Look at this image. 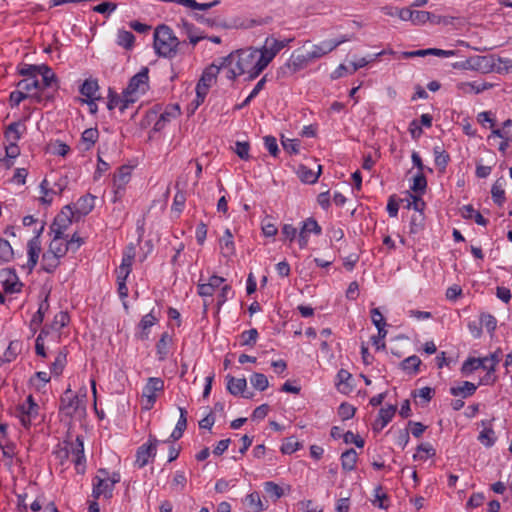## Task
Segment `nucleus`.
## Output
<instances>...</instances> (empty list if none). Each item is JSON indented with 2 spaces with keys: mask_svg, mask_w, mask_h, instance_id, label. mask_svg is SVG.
Returning a JSON list of instances; mask_svg holds the SVG:
<instances>
[{
  "mask_svg": "<svg viewBox=\"0 0 512 512\" xmlns=\"http://www.w3.org/2000/svg\"><path fill=\"white\" fill-rule=\"evenodd\" d=\"M261 56L259 49L249 48L231 53L224 58V61L236 65L242 74L248 75V80H253L266 68L259 66L262 64L260 59L263 60Z\"/></svg>",
  "mask_w": 512,
  "mask_h": 512,
  "instance_id": "1",
  "label": "nucleus"
},
{
  "mask_svg": "<svg viewBox=\"0 0 512 512\" xmlns=\"http://www.w3.org/2000/svg\"><path fill=\"white\" fill-rule=\"evenodd\" d=\"M180 42L173 30L167 25H159L154 32V48L156 53L165 58H173L177 54Z\"/></svg>",
  "mask_w": 512,
  "mask_h": 512,
  "instance_id": "2",
  "label": "nucleus"
},
{
  "mask_svg": "<svg viewBox=\"0 0 512 512\" xmlns=\"http://www.w3.org/2000/svg\"><path fill=\"white\" fill-rule=\"evenodd\" d=\"M454 69L471 70L481 73L492 72L495 68V58L493 56H472L465 60L458 61L452 64Z\"/></svg>",
  "mask_w": 512,
  "mask_h": 512,
  "instance_id": "3",
  "label": "nucleus"
},
{
  "mask_svg": "<svg viewBox=\"0 0 512 512\" xmlns=\"http://www.w3.org/2000/svg\"><path fill=\"white\" fill-rule=\"evenodd\" d=\"M220 67L212 64L207 67L196 85V106L202 104L208 94L210 87L216 82Z\"/></svg>",
  "mask_w": 512,
  "mask_h": 512,
  "instance_id": "4",
  "label": "nucleus"
},
{
  "mask_svg": "<svg viewBox=\"0 0 512 512\" xmlns=\"http://www.w3.org/2000/svg\"><path fill=\"white\" fill-rule=\"evenodd\" d=\"M311 62L307 54L296 55L293 53L290 58L277 69V79H285L291 77L295 73L303 70Z\"/></svg>",
  "mask_w": 512,
  "mask_h": 512,
  "instance_id": "5",
  "label": "nucleus"
},
{
  "mask_svg": "<svg viewBox=\"0 0 512 512\" xmlns=\"http://www.w3.org/2000/svg\"><path fill=\"white\" fill-rule=\"evenodd\" d=\"M63 445L67 448L69 455L75 465L78 474H84L86 468V457L84 454V441L81 435H78L74 441H64Z\"/></svg>",
  "mask_w": 512,
  "mask_h": 512,
  "instance_id": "6",
  "label": "nucleus"
},
{
  "mask_svg": "<svg viewBox=\"0 0 512 512\" xmlns=\"http://www.w3.org/2000/svg\"><path fill=\"white\" fill-rule=\"evenodd\" d=\"M294 39H284V40H278L274 37H267L264 45L262 46L259 51H261V57L263 60L260 59L261 65L260 67H267L268 64L274 59V57L286 46L289 45L290 42H292Z\"/></svg>",
  "mask_w": 512,
  "mask_h": 512,
  "instance_id": "7",
  "label": "nucleus"
},
{
  "mask_svg": "<svg viewBox=\"0 0 512 512\" xmlns=\"http://www.w3.org/2000/svg\"><path fill=\"white\" fill-rule=\"evenodd\" d=\"M164 391V380L159 377H150L142 390L143 409L150 410L157 400V392Z\"/></svg>",
  "mask_w": 512,
  "mask_h": 512,
  "instance_id": "8",
  "label": "nucleus"
},
{
  "mask_svg": "<svg viewBox=\"0 0 512 512\" xmlns=\"http://www.w3.org/2000/svg\"><path fill=\"white\" fill-rule=\"evenodd\" d=\"M149 69L143 67L137 74H135L130 80L127 87L124 89L126 94L130 98H136L138 100L139 94H144L148 88L149 81Z\"/></svg>",
  "mask_w": 512,
  "mask_h": 512,
  "instance_id": "9",
  "label": "nucleus"
},
{
  "mask_svg": "<svg viewBox=\"0 0 512 512\" xmlns=\"http://www.w3.org/2000/svg\"><path fill=\"white\" fill-rule=\"evenodd\" d=\"M108 471L101 468L97 471V475L92 480V496L95 499H99L103 496L105 499H110L113 496L112 484L107 482Z\"/></svg>",
  "mask_w": 512,
  "mask_h": 512,
  "instance_id": "10",
  "label": "nucleus"
},
{
  "mask_svg": "<svg viewBox=\"0 0 512 512\" xmlns=\"http://www.w3.org/2000/svg\"><path fill=\"white\" fill-rule=\"evenodd\" d=\"M76 215L71 205L65 206L61 212L54 218L50 226L51 231L57 238H64L65 230L72 224V219Z\"/></svg>",
  "mask_w": 512,
  "mask_h": 512,
  "instance_id": "11",
  "label": "nucleus"
},
{
  "mask_svg": "<svg viewBox=\"0 0 512 512\" xmlns=\"http://www.w3.org/2000/svg\"><path fill=\"white\" fill-rule=\"evenodd\" d=\"M158 443L159 440L155 436L149 435L148 443L141 445L137 449L136 464L139 468L146 466L149 459L156 456V447Z\"/></svg>",
  "mask_w": 512,
  "mask_h": 512,
  "instance_id": "12",
  "label": "nucleus"
},
{
  "mask_svg": "<svg viewBox=\"0 0 512 512\" xmlns=\"http://www.w3.org/2000/svg\"><path fill=\"white\" fill-rule=\"evenodd\" d=\"M310 233H313L315 235L322 234L321 226L313 217H309L301 223L300 231L298 234V245L300 249H304L307 247Z\"/></svg>",
  "mask_w": 512,
  "mask_h": 512,
  "instance_id": "13",
  "label": "nucleus"
},
{
  "mask_svg": "<svg viewBox=\"0 0 512 512\" xmlns=\"http://www.w3.org/2000/svg\"><path fill=\"white\" fill-rule=\"evenodd\" d=\"M136 102V98H130L126 92L123 90L122 94L119 95L112 88H109L108 91V102L107 108L109 110H113L118 107L121 113H124L126 109L129 108L131 104Z\"/></svg>",
  "mask_w": 512,
  "mask_h": 512,
  "instance_id": "14",
  "label": "nucleus"
},
{
  "mask_svg": "<svg viewBox=\"0 0 512 512\" xmlns=\"http://www.w3.org/2000/svg\"><path fill=\"white\" fill-rule=\"evenodd\" d=\"M80 400L73 394L71 389H67L60 399V410L69 417H72L79 408Z\"/></svg>",
  "mask_w": 512,
  "mask_h": 512,
  "instance_id": "15",
  "label": "nucleus"
},
{
  "mask_svg": "<svg viewBox=\"0 0 512 512\" xmlns=\"http://www.w3.org/2000/svg\"><path fill=\"white\" fill-rule=\"evenodd\" d=\"M130 178V167L121 166L118 172L114 175L113 179L115 200L122 197L125 191L126 184L130 181Z\"/></svg>",
  "mask_w": 512,
  "mask_h": 512,
  "instance_id": "16",
  "label": "nucleus"
},
{
  "mask_svg": "<svg viewBox=\"0 0 512 512\" xmlns=\"http://www.w3.org/2000/svg\"><path fill=\"white\" fill-rule=\"evenodd\" d=\"M0 276L4 278L3 288L6 293H17L21 291L23 284L19 281L14 269H3L0 272Z\"/></svg>",
  "mask_w": 512,
  "mask_h": 512,
  "instance_id": "17",
  "label": "nucleus"
},
{
  "mask_svg": "<svg viewBox=\"0 0 512 512\" xmlns=\"http://www.w3.org/2000/svg\"><path fill=\"white\" fill-rule=\"evenodd\" d=\"M158 322L157 317L153 314V310L148 314L144 315L138 324L139 332L136 333V337L141 341L149 339L150 328Z\"/></svg>",
  "mask_w": 512,
  "mask_h": 512,
  "instance_id": "18",
  "label": "nucleus"
},
{
  "mask_svg": "<svg viewBox=\"0 0 512 512\" xmlns=\"http://www.w3.org/2000/svg\"><path fill=\"white\" fill-rule=\"evenodd\" d=\"M96 197L90 193L80 197L74 205V212L78 217L88 215L95 206Z\"/></svg>",
  "mask_w": 512,
  "mask_h": 512,
  "instance_id": "19",
  "label": "nucleus"
},
{
  "mask_svg": "<svg viewBox=\"0 0 512 512\" xmlns=\"http://www.w3.org/2000/svg\"><path fill=\"white\" fill-rule=\"evenodd\" d=\"M26 131V126L22 120L10 123L4 131V137L8 142H18L23 133Z\"/></svg>",
  "mask_w": 512,
  "mask_h": 512,
  "instance_id": "20",
  "label": "nucleus"
},
{
  "mask_svg": "<svg viewBox=\"0 0 512 512\" xmlns=\"http://www.w3.org/2000/svg\"><path fill=\"white\" fill-rule=\"evenodd\" d=\"M492 87L493 84L488 82H459L456 85L457 90L463 94H468L472 92L475 94H480Z\"/></svg>",
  "mask_w": 512,
  "mask_h": 512,
  "instance_id": "21",
  "label": "nucleus"
},
{
  "mask_svg": "<svg viewBox=\"0 0 512 512\" xmlns=\"http://www.w3.org/2000/svg\"><path fill=\"white\" fill-rule=\"evenodd\" d=\"M41 252V240L30 239L27 243L28 261L27 267L32 271L38 263L39 255Z\"/></svg>",
  "mask_w": 512,
  "mask_h": 512,
  "instance_id": "22",
  "label": "nucleus"
},
{
  "mask_svg": "<svg viewBox=\"0 0 512 512\" xmlns=\"http://www.w3.org/2000/svg\"><path fill=\"white\" fill-rule=\"evenodd\" d=\"M397 407L395 405H389L386 408L379 410L378 418L374 422V430H382L394 417Z\"/></svg>",
  "mask_w": 512,
  "mask_h": 512,
  "instance_id": "23",
  "label": "nucleus"
},
{
  "mask_svg": "<svg viewBox=\"0 0 512 512\" xmlns=\"http://www.w3.org/2000/svg\"><path fill=\"white\" fill-rule=\"evenodd\" d=\"M39 75L42 76V80L40 81L41 90L52 87L58 89L57 77L49 66L45 64L40 65Z\"/></svg>",
  "mask_w": 512,
  "mask_h": 512,
  "instance_id": "24",
  "label": "nucleus"
},
{
  "mask_svg": "<svg viewBox=\"0 0 512 512\" xmlns=\"http://www.w3.org/2000/svg\"><path fill=\"white\" fill-rule=\"evenodd\" d=\"M171 343L172 336L168 332L162 333L160 339L156 343V354L159 361L167 359Z\"/></svg>",
  "mask_w": 512,
  "mask_h": 512,
  "instance_id": "25",
  "label": "nucleus"
},
{
  "mask_svg": "<svg viewBox=\"0 0 512 512\" xmlns=\"http://www.w3.org/2000/svg\"><path fill=\"white\" fill-rule=\"evenodd\" d=\"M220 249L222 255L226 258H229L235 254V244L230 229H226L224 231V234L220 239Z\"/></svg>",
  "mask_w": 512,
  "mask_h": 512,
  "instance_id": "26",
  "label": "nucleus"
},
{
  "mask_svg": "<svg viewBox=\"0 0 512 512\" xmlns=\"http://www.w3.org/2000/svg\"><path fill=\"white\" fill-rule=\"evenodd\" d=\"M504 185L505 179L500 177L494 182L491 188L493 202L498 206H502L506 201Z\"/></svg>",
  "mask_w": 512,
  "mask_h": 512,
  "instance_id": "27",
  "label": "nucleus"
},
{
  "mask_svg": "<svg viewBox=\"0 0 512 512\" xmlns=\"http://www.w3.org/2000/svg\"><path fill=\"white\" fill-rule=\"evenodd\" d=\"M227 390L234 396H238L245 392L247 381L245 378H235L231 375L226 376Z\"/></svg>",
  "mask_w": 512,
  "mask_h": 512,
  "instance_id": "28",
  "label": "nucleus"
},
{
  "mask_svg": "<svg viewBox=\"0 0 512 512\" xmlns=\"http://www.w3.org/2000/svg\"><path fill=\"white\" fill-rule=\"evenodd\" d=\"M334 50V46L331 44L330 40L322 41L320 44L313 45L311 51H308L306 54L309 59L312 61L314 59H319L324 55L330 53Z\"/></svg>",
  "mask_w": 512,
  "mask_h": 512,
  "instance_id": "29",
  "label": "nucleus"
},
{
  "mask_svg": "<svg viewBox=\"0 0 512 512\" xmlns=\"http://www.w3.org/2000/svg\"><path fill=\"white\" fill-rule=\"evenodd\" d=\"M341 467L344 471H353L356 468L358 454L355 449L350 448L341 454Z\"/></svg>",
  "mask_w": 512,
  "mask_h": 512,
  "instance_id": "30",
  "label": "nucleus"
},
{
  "mask_svg": "<svg viewBox=\"0 0 512 512\" xmlns=\"http://www.w3.org/2000/svg\"><path fill=\"white\" fill-rule=\"evenodd\" d=\"M179 114L180 108L178 105H174L170 109H166L163 113H161L160 117L156 121L154 125V130H162L165 127L166 123L170 122L171 119L177 117Z\"/></svg>",
  "mask_w": 512,
  "mask_h": 512,
  "instance_id": "31",
  "label": "nucleus"
},
{
  "mask_svg": "<svg viewBox=\"0 0 512 512\" xmlns=\"http://www.w3.org/2000/svg\"><path fill=\"white\" fill-rule=\"evenodd\" d=\"M321 169V165H318V171L315 172L305 165H300L297 174L302 182L307 184H314L317 182L321 174Z\"/></svg>",
  "mask_w": 512,
  "mask_h": 512,
  "instance_id": "32",
  "label": "nucleus"
},
{
  "mask_svg": "<svg viewBox=\"0 0 512 512\" xmlns=\"http://www.w3.org/2000/svg\"><path fill=\"white\" fill-rule=\"evenodd\" d=\"M62 239L63 238H57L56 234H54V237L49 244V249L46 253H50L51 255H54L58 258L64 257L70 248L67 242L63 243L61 241Z\"/></svg>",
  "mask_w": 512,
  "mask_h": 512,
  "instance_id": "33",
  "label": "nucleus"
},
{
  "mask_svg": "<svg viewBox=\"0 0 512 512\" xmlns=\"http://www.w3.org/2000/svg\"><path fill=\"white\" fill-rule=\"evenodd\" d=\"M17 411L35 419L38 415L39 406L35 403L33 396L29 395L26 401L17 407Z\"/></svg>",
  "mask_w": 512,
  "mask_h": 512,
  "instance_id": "34",
  "label": "nucleus"
},
{
  "mask_svg": "<svg viewBox=\"0 0 512 512\" xmlns=\"http://www.w3.org/2000/svg\"><path fill=\"white\" fill-rule=\"evenodd\" d=\"M477 390V386L469 381H463L461 385L457 387L450 388V394L453 396L462 395V397L467 398L472 396Z\"/></svg>",
  "mask_w": 512,
  "mask_h": 512,
  "instance_id": "35",
  "label": "nucleus"
},
{
  "mask_svg": "<svg viewBox=\"0 0 512 512\" xmlns=\"http://www.w3.org/2000/svg\"><path fill=\"white\" fill-rule=\"evenodd\" d=\"M488 423L482 421L484 429L478 435V441L485 447H492L496 442L495 432L492 427L486 426Z\"/></svg>",
  "mask_w": 512,
  "mask_h": 512,
  "instance_id": "36",
  "label": "nucleus"
},
{
  "mask_svg": "<svg viewBox=\"0 0 512 512\" xmlns=\"http://www.w3.org/2000/svg\"><path fill=\"white\" fill-rule=\"evenodd\" d=\"M98 138L99 131L97 128L85 129L81 135V142L84 145V150L89 151L98 141Z\"/></svg>",
  "mask_w": 512,
  "mask_h": 512,
  "instance_id": "37",
  "label": "nucleus"
},
{
  "mask_svg": "<svg viewBox=\"0 0 512 512\" xmlns=\"http://www.w3.org/2000/svg\"><path fill=\"white\" fill-rule=\"evenodd\" d=\"M462 216L465 219H474V221L481 226H486L488 224V220L470 204L463 206Z\"/></svg>",
  "mask_w": 512,
  "mask_h": 512,
  "instance_id": "38",
  "label": "nucleus"
},
{
  "mask_svg": "<svg viewBox=\"0 0 512 512\" xmlns=\"http://www.w3.org/2000/svg\"><path fill=\"white\" fill-rule=\"evenodd\" d=\"M17 88L21 89L25 93H28L35 90L40 91L41 90V83L40 80H38L37 77H28L20 80L17 83Z\"/></svg>",
  "mask_w": 512,
  "mask_h": 512,
  "instance_id": "39",
  "label": "nucleus"
},
{
  "mask_svg": "<svg viewBox=\"0 0 512 512\" xmlns=\"http://www.w3.org/2000/svg\"><path fill=\"white\" fill-rule=\"evenodd\" d=\"M99 89V85L96 79H86L80 86V93L87 97V100L96 98L95 93Z\"/></svg>",
  "mask_w": 512,
  "mask_h": 512,
  "instance_id": "40",
  "label": "nucleus"
},
{
  "mask_svg": "<svg viewBox=\"0 0 512 512\" xmlns=\"http://www.w3.org/2000/svg\"><path fill=\"white\" fill-rule=\"evenodd\" d=\"M135 36L132 32L120 29L117 33V44L125 49H131L134 45Z\"/></svg>",
  "mask_w": 512,
  "mask_h": 512,
  "instance_id": "41",
  "label": "nucleus"
},
{
  "mask_svg": "<svg viewBox=\"0 0 512 512\" xmlns=\"http://www.w3.org/2000/svg\"><path fill=\"white\" fill-rule=\"evenodd\" d=\"M401 368L408 373L417 374L421 365V359L417 355H412L405 358L401 362Z\"/></svg>",
  "mask_w": 512,
  "mask_h": 512,
  "instance_id": "42",
  "label": "nucleus"
},
{
  "mask_svg": "<svg viewBox=\"0 0 512 512\" xmlns=\"http://www.w3.org/2000/svg\"><path fill=\"white\" fill-rule=\"evenodd\" d=\"M484 363V358L470 357L462 364L461 372L463 375H469L473 371L481 368V366H484Z\"/></svg>",
  "mask_w": 512,
  "mask_h": 512,
  "instance_id": "43",
  "label": "nucleus"
},
{
  "mask_svg": "<svg viewBox=\"0 0 512 512\" xmlns=\"http://www.w3.org/2000/svg\"><path fill=\"white\" fill-rule=\"evenodd\" d=\"M433 153H434V156H435V165L440 169V170H445V168L447 167L449 161H450V156L449 154L442 149V147L440 146H435L433 148Z\"/></svg>",
  "mask_w": 512,
  "mask_h": 512,
  "instance_id": "44",
  "label": "nucleus"
},
{
  "mask_svg": "<svg viewBox=\"0 0 512 512\" xmlns=\"http://www.w3.org/2000/svg\"><path fill=\"white\" fill-rule=\"evenodd\" d=\"M60 265V258L44 253L42 256V269L47 273H53Z\"/></svg>",
  "mask_w": 512,
  "mask_h": 512,
  "instance_id": "45",
  "label": "nucleus"
},
{
  "mask_svg": "<svg viewBox=\"0 0 512 512\" xmlns=\"http://www.w3.org/2000/svg\"><path fill=\"white\" fill-rule=\"evenodd\" d=\"M374 497L375 499L372 501L374 506H377L380 509L388 508L389 497L383 492L382 486L379 485L374 489Z\"/></svg>",
  "mask_w": 512,
  "mask_h": 512,
  "instance_id": "46",
  "label": "nucleus"
},
{
  "mask_svg": "<svg viewBox=\"0 0 512 512\" xmlns=\"http://www.w3.org/2000/svg\"><path fill=\"white\" fill-rule=\"evenodd\" d=\"M250 383L255 389H257L259 391H264L269 386V381H268L267 376L264 375L263 373H257V372L253 373L250 376Z\"/></svg>",
  "mask_w": 512,
  "mask_h": 512,
  "instance_id": "47",
  "label": "nucleus"
},
{
  "mask_svg": "<svg viewBox=\"0 0 512 512\" xmlns=\"http://www.w3.org/2000/svg\"><path fill=\"white\" fill-rule=\"evenodd\" d=\"M425 216L423 212L415 213L411 216L410 219V234H418L424 228Z\"/></svg>",
  "mask_w": 512,
  "mask_h": 512,
  "instance_id": "48",
  "label": "nucleus"
},
{
  "mask_svg": "<svg viewBox=\"0 0 512 512\" xmlns=\"http://www.w3.org/2000/svg\"><path fill=\"white\" fill-rule=\"evenodd\" d=\"M427 187V180L423 172H418L413 178L411 190L416 194H424Z\"/></svg>",
  "mask_w": 512,
  "mask_h": 512,
  "instance_id": "49",
  "label": "nucleus"
},
{
  "mask_svg": "<svg viewBox=\"0 0 512 512\" xmlns=\"http://www.w3.org/2000/svg\"><path fill=\"white\" fill-rule=\"evenodd\" d=\"M245 500L249 507V512H260L264 509L260 495L257 492L248 494Z\"/></svg>",
  "mask_w": 512,
  "mask_h": 512,
  "instance_id": "50",
  "label": "nucleus"
},
{
  "mask_svg": "<svg viewBox=\"0 0 512 512\" xmlns=\"http://www.w3.org/2000/svg\"><path fill=\"white\" fill-rule=\"evenodd\" d=\"M258 331L255 328L243 331L240 335L242 346H254L258 339Z\"/></svg>",
  "mask_w": 512,
  "mask_h": 512,
  "instance_id": "51",
  "label": "nucleus"
},
{
  "mask_svg": "<svg viewBox=\"0 0 512 512\" xmlns=\"http://www.w3.org/2000/svg\"><path fill=\"white\" fill-rule=\"evenodd\" d=\"M49 308V303L47 297L40 303L37 312L33 315L31 319V326H39L44 319L45 312Z\"/></svg>",
  "mask_w": 512,
  "mask_h": 512,
  "instance_id": "52",
  "label": "nucleus"
},
{
  "mask_svg": "<svg viewBox=\"0 0 512 512\" xmlns=\"http://www.w3.org/2000/svg\"><path fill=\"white\" fill-rule=\"evenodd\" d=\"M13 249L6 239H0V262H9L13 258Z\"/></svg>",
  "mask_w": 512,
  "mask_h": 512,
  "instance_id": "53",
  "label": "nucleus"
},
{
  "mask_svg": "<svg viewBox=\"0 0 512 512\" xmlns=\"http://www.w3.org/2000/svg\"><path fill=\"white\" fill-rule=\"evenodd\" d=\"M186 202V194L183 191H177L174 195L173 204L171 207L172 212L178 215L183 211Z\"/></svg>",
  "mask_w": 512,
  "mask_h": 512,
  "instance_id": "54",
  "label": "nucleus"
},
{
  "mask_svg": "<svg viewBox=\"0 0 512 512\" xmlns=\"http://www.w3.org/2000/svg\"><path fill=\"white\" fill-rule=\"evenodd\" d=\"M432 16H433V14L428 12V11H414V10H412L411 22L414 25H422V24H425L427 21H430Z\"/></svg>",
  "mask_w": 512,
  "mask_h": 512,
  "instance_id": "55",
  "label": "nucleus"
},
{
  "mask_svg": "<svg viewBox=\"0 0 512 512\" xmlns=\"http://www.w3.org/2000/svg\"><path fill=\"white\" fill-rule=\"evenodd\" d=\"M40 65L22 64L18 72L20 75L28 77H37L39 75Z\"/></svg>",
  "mask_w": 512,
  "mask_h": 512,
  "instance_id": "56",
  "label": "nucleus"
},
{
  "mask_svg": "<svg viewBox=\"0 0 512 512\" xmlns=\"http://www.w3.org/2000/svg\"><path fill=\"white\" fill-rule=\"evenodd\" d=\"M356 408L349 403H342L338 408V415L342 420H349L354 417Z\"/></svg>",
  "mask_w": 512,
  "mask_h": 512,
  "instance_id": "57",
  "label": "nucleus"
},
{
  "mask_svg": "<svg viewBox=\"0 0 512 512\" xmlns=\"http://www.w3.org/2000/svg\"><path fill=\"white\" fill-rule=\"evenodd\" d=\"M69 323V315L67 312L61 311L55 315L52 328L56 331H60Z\"/></svg>",
  "mask_w": 512,
  "mask_h": 512,
  "instance_id": "58",
  "label": "nucleus"
},
{
  "mask_svg": "<svg viewBox=\"0 0 512 512\" xmlns=\"http://www.w3.org/2000/svg\"><path fill=\"white\" fill-rule=\"evenodd\" d=\"M264 490L268 495H270V497H273L275 500L281 498L284 494L283 489L274 482H266L264 484Z\"/></svg>",
  "mask_w": 512,
  "mask_h": 512,
  "instance_id": "59",
  "label": "nucleus"
},
{
  "mask_svg": "<svg viewBox=\"0 0 512 512\" xmlns=\"http://www.w3.org/2000/svg\"><path fill=\"white\" fill-rule=\"evenodd\" d=\"M297 229L292 224H284L281 228V235L283 241L293 242L297 235Z\"/></svg>",
  "mask_w": 512,
  "mask_h": 512,
  "instance_id": "60",
  "label": "nucleus"
},
{
  "mask_svg": "<svg viewBox=\"0 0 512 512\" xmlns=\"http://www.w3.org/2000/svg\"><path fill=\"white\" fill-rule=\"evenodd\" d=\"M249 150H250V145L248 142L237 141L235 143L234 152L237 154V156L240 159L245 160V161L249 160L250 159Z\"/></svg>",
  "mask_w": 512,
  "mask_h": 512,
  "instance_id": "61",
  "label": "nucleus"
},
{
  "mask_svg": "<svg viewBox=\"0 0 512 512\" xmlns=\"http://www.w3.org/2000/svg\"><path fill=\"white\" fill-rule=\"evenodd\" d=\"M66 364V354L59 352L55 358V361L51 365V372L55 375H60Z\"/></svg>",
  "mask_w": 512,
  "mask_h": 512,
  "instance_id": "62",
  "label": "nucleus"
},
{
  "mask_svg": "<svg viewBox=\"0 0 512 512\" xmlns=\"http://www.w3.org/2000/svg\"><path fill=\"white\" fill-rule=\"evenodd\" d=\"M264 146L273 157H277L280 150L277 144V139L274 136L267 135L263 138Z\"/></svg>",
  "mask_w": 512,
  "mask_h": 512,
  "instance_id": "63",
  "label": "nucleus"
},
{
  "mask_svg": "<svg viewBox=\"0 0 512 512\" xmlns=\"http://www.w3.org/2000/svg\"><path fill=\"white\" fill-rule=\"evenodd\" d=\"M282 146L289 154H298L300 151V141L297 139H282Z\"/></svg>",
  "mask_w": 512,
  "mask_h": 512,
  "instance_id": "64",
  "label": "nucleus"
}]
</instances>
